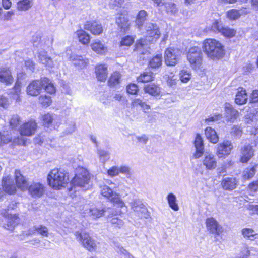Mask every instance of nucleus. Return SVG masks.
Listing matches in <instances>:
<instances>
[{"label":"nucleus","instance_id":"f257e3e1","mask_svg":"<svg viewBox=\"0 0 258 258\" xmlns=\"http://www.w3.org/2000/svg\"><path fill=\"white\" fill-rule=\"evenodd\" d=\"M145 39H141L135 45V50L139 54H145L149 53L148 42H154L159 39L161 33L158 26L152 23H148L146 25Z\"/></svg>","mask_w":258,"mask_h":258},{"label":"nucleus","instance_id":"f03ea898","mask_svg":"<svg viewBox=\"0 0 258 258\" xmlns=\"http://www.w3.org/2000/svg\"><path fill=\"white\" fill-rule=\"evenodd\" d=\"M48 184L54 189L65 187L69 181V175L64 170L55 168L51 170L47 176Z\"/></svg>","mask_w":258,"mask_h":258},{"label":"nucleus","instance_id":"7ed1b4c3","mask_svg":"<svg viewBox=\"0 0 258 258\" xmlns=\"http://www.w3.org/2000/svg\"><path fill=\"white\" fill-rule=\"evenodd\" d=\"M204 51L207 57L212 60L222 58L224 55L223 46L218 41L214 39H207L203 43Z\"/></svg>","mask_w":258,"mask_h":258},{"label":"nucleus","instance_id":"20e7f679","mask_svg":"<svg viewBox=\"0 0 258 258\" xmlns=\"http://www.w3.org/2000/svg\"><path fill=\"white\" fill-rule=\"evenodd\" d=\"M187 58L192 69L197 70L202 68L203 54L200 48L198 47L190 48L187 53Z\"/></svg>","mask_w":258,"mask_h":258},{"label":"nucleus","instance_id":"39448f33","mask_svg":"<svg viewBox=\"0 0 258 258\" xmlns=\"http://www.w3.org/2000/svg\"><path fill=\"white\" fill-rule=\"evenodd\" d=\"M71 184L74 187H79L85 190L89 189L91 183L89 172L85 169H81V173L75 175L71 181Z\"/></svg>","mask_w":258,"mask_h":258},{"label":"nucleus","instance_id":"423d86ee","mask_svg":"<svg viewBox=\"0 0 258 258\" xmlns=\"http://www.w3.org/2000/svg\"><path fill=\"white\" fill-rule=\"evenodd\" d=\"M76 238L78 241L86 249L90 251H93L97 247L95 241L86 232L75 233Z\"/></svg>","mask_w":258,"mask_h":258},{"label":"nucleus","instance_id":"0eeeda50","mask_svg":"<svg viewBox=\"0 0 258 258\" xmlns=\"http://www.w3.org/2000/svg\"><path fill=\"white\" fill-rule=\"evenodd\" d=\"M101 191L102 196L113 203L117 207L126 210L125 204L120 199V196L115 192H113L110 187L106 185L103 186Z\"/></svg>","mask_w":258,"mask_h":258},{"label":"nucleus","instance_id":"6e6552de","mask_svg":"<svg viewBox=\"0 0 258 258\" xmlns=\"http://www.w3.org/2000/svg\"><path fill=\"white\" fill-rule=\"evenodd\" d=\"M180 50L174 47H170L166 49L164 52L165 63L169 66H174L180 59Z\"/></svg>","mask_w":258,"mask_h":258},{"label":"nucleus","instance_id":"1a4fd4ad","mask_svg":"<svg viewBox=\"0 0 258 258\" xmlns=\"http://www.w3.org/2000/svg\"><path fill=\"white\" fill-rule=\"evenodd\" d=\"M3 190L4 193L10 195L15 194L17 191L16 185L14 182L13 178L10 175H6L3 177L2 182Z\"/></svg>","mask_w":258,"mask_h":258},{"label":"nucleus","instance_id":"9d476101","mask_svg":"<svg viewBox=\"0 0 258 258\" xmlns=\"http://www.w3.org/2000/svg\"><path fill=\"white\" fill-rule=\"evenodd\" d=\"M44 186L40 182H33L29 185L27 190L28 194L33 198L41 197L44 193Z\"/></svg>","mask_w":258,"mask_h":258},{"label":"nucleus","instance_id":"9b49d317","mask_svg":"<svg viewBox=\"0 0 258 258\" xmlns=\"http://www.w3.org/2000/svg\"><path fill=\"white\" fill-rule=\"evenodd\" d=\"M206 225L208 231L212 234L219 236L223 232L222 227L213 218L207 219Z\"/></svg>","mask_w":258,"mask_h":258},{"label":"nucleus","instance_id":"f8f14e48","mask_svg":"<svg viewBox=\"0 0 258 258\" xmlns=\"http://www.w3.org/2000/svg\"><path fill=\"white\" fill-rule=\"evenodd\" d=\"M254 150L249 144H245L240 148V161L242 163H247L254 155Z\"/></svg>","mask_w":258,"mask_h":258},{"label":"nucleus","instance_id":"ddd939ff","mask_svg":"<svg viewBox=\"0 0 258 258\" xmlns=\"http://www.w3.org/2000/svg\"><path fill=\"white\" fill-rule=\"evenodd\" d=\"M211 29L215 32H220L223 35L227 37H232L236 33L234 29L227 27H224L221 24L217 21L213 23Z\"/></svg>","mask_w":258,"mask_h":258},{"label":"nucleus","instance_id":"4468645a","mask_svg":"<svg viewBox=\"0 0 258 258\" xmlns=\"http://www.w3.org/2000/svg\"><path fill=\"white\" fill-rule=\"evenodd\" d=\"M233 147L230 141H224L218 145L217 148V155L219 158L229 155Z\"/></svg>","mask_w":258,"mask_h":258},{"label":"nucleus","instance_id":"2eb2a0df","mask_svg":"<svg viewBox=\"0 0 258 258\" xmlns=\"http://www.w3.org/2000/svg\"><path fill=\"white\" fill-rule=\"evenodd\" d=\"M42 89V78L39 80H34L30 83L27 87V93L32 96H36L40 94Z\"/></svg>","mask_w":258,"mask_h":258},{"label":"nucleus","instance_id":"dca6fc26","mask_svg":"<svg viewBox=\"0 0 258 258\" xmlns=\"http://www.w3.org/2000/svg\"><path fill=\"white\" fill-rule=\"evenodd\" d=\"M37 128V125L35 121L30 120L20 127V132L22 136H30L35 134Z\"/></svg>","mask_w":258,"mask_h":258},{"label":"nucleus","instance_id":"f3484780","mask_svg":"<svg viewBox=\"0 0 258 258\" xmlns=\"http://www.w3.org/2000/svg\"><path fill=\"white\" fill-rule=\"evenodd\" d=\"M84 28L95 35L101 34L103 31L102 25L96 21L86 22L84 25Z\"/></svg>","mask_w":258,"mask_h":258},{"label":"nucleus","instance_id":"a211bd4d","mask_svg":"<svg viewBox=\"0 0 258 258\" xmlns=\"http://www.w3.org/2000/svg\"><path fill=\"white\" fill-rule=\"evenodd\" d=\"M14 174L16 188L17 187L22 191L27 190L29 183L26 178L21 174L19 170H16Z\"/></svg>","mask_w":258,"mask_h":258},{"label":"nucleus","instance_id":"6ab92c4d","mask_svg":"<svg viewBox=\"0 0 258 258\" xmlns=\"http://www.w3.org/2000/svg\"><path fill=\"white\" fill-rule=\"evenodd\" d=\"M202 163L207 170H212L217 167V160L215 156L208 153L204 155Z\"/></svg>","mask_w":258,"mask_h":258},{"label":"nucleus","instance_id":"aec40b11","mask_svg":"<svg viewBox=\"0 0 258 258\" xmlns=\"http://www.w3.org/2000/svg\"><path fill=\"white\" fill-rule=\"evenodd\" d=\"M69 59L75 67L80 69L85 68L89 63L87 59H85L80 55L73 54L70 56Z\"/></svg>","mask_w":258,"mask_h":258},{"label":"nucleus","instance_id":"412c9836","mask_svg":"<svg viewBox=\"0 0 258 258\" xmlns=\"http://www.w3.org/2000/svg\"><path fill=\"white\" fill-rule=\"evenodd\" d=\"M0 82L8 85L13 82V78L9 68H0Z\"/></svg>","mask_w":258,"mask_h":258},{"label":"nucleus","instance_id":"4be33fe9","mask_svg":"<svg viewBox=\"0 0 258 258\" xmlns=\"http://www.w3.org/2000/svg\"><path fill=\"white\" fill-rule=\"evenodd\" d=\"M122 214L123 211L122 210H116L113 213L108 216L109 218H111L110 222L114 227L120 228L124 226V223L123 220L118 217H115L116 216H120Z\"/></svg>","mask_w":258,"mask_h":258},{"label":"nucleus","instance_id":"5701e85b","mask_svg":"<svg viewBox=\"0 0 258 258\" xmlns=\"http://www.w3.org/2000/svg\"><path fill=\"white\" fill-rule=\"evenodd\" d=\"M194 144L196 151L194 156L196 159H198L203 155L204 149L202 138L199 134L197 135Z\"/></svg>","mask_w":258,"mask_h":258},{"label":"nucleus","instance_id":"b1692460","mask_svg":"<svg viewBox=\"0 0 258 258\" xmlns=\"http://www.w3.org/2000/svg\"><path fill=\"white\" fill-rule=\"evenodd\" d=\"M95 74L97 80L104 82L107 77V67L105 64H99L95 67Z\"/></svg>","mask_w":258,"mask_h":258},{"label":"nucleus","instance_id":"393cba45","mask_svg":"<svg viewBox=\"0 0 258 258\" xmlns=\"http://www.w3.org/2000/svg\"><path fill=\"white\" fill-rule=\"evenodd\" d=\"M105 212L104 209H100L95 206L90 207L85 210V213L94 219L102 217Z\"/></svg>","mask_w":258,"mask_h":258},{"label":"nucleus","instance_id":"a878e982","mask_svg":"<svg viewBox=\"0 0 258 258\" xmlns=\"http://www.w3.org/2000/svg\"><path fill=\"white\" fill-rule=\"evenodd\" d=\"M237 185V181L233 177H225L222 182L221 185L225 190H232L235 189Z\"/></svg>","mask_w":258,"mask_h":258},{"label":"nucleus","instance_id":"bb28decb","mask_svg":"<svg viewBox=\"0 0 258 258\" xmlns=\"http://www.w3.org/2000/svg\"><path fill=\"white\" fill-rule=\"evenodd\" d=\"M250 12L247 9H240V10L231 9L226 13V16L230 20H236L240 16L246 15Z\"/></svg>","mask_w":258,"mask_h":258},{"label":"nucleus","instance_id":"cd10ccee","mask_svg":"<svg viewBox=\"0 0 258 258\" xmlns=\"http://www.w3.org/2000/svg\"><path fill=\"white\" fill-rule=\"evenodd\" d=\"M116 23L123 32L127 31L130 26L127 17L124 14H121L116 18Z\"/></svg>","mask_w":258,"mask_h":258},{"label":"nucleus","instance_id":"c85d7f7f","mask_svg":"<svg viewBox=\"0 0 258 258\" xmlns=\"http://www.w3.org/2000/svg\"><path fill=\"white\" fill-rule=\"evenodd\" d=\"M6 220L7 224H5L4 227L5 228L10 231L14 230L15 227L18 224L19 221V218L16 214H10L8 216Z\"/></svg>","mask_w":258,"mask_h":258},{"label":"nucleus","instance_id":"c756f323","mask_svg":"<svg viewBox=\"0 0 258 258\" xmlns=\"http://www.w3.org/2000/svg\"><path fill=\"white\" fill-rule=\"evenodd\" d=\"M143 90L146 93H148L153 96H159L161 93V88L159 86L154 84L145 85Z\"/></svg>","mask_w":258,"mask_h":258},{"label":"nucleus","instance_id":"7c9ffc66","mask_svg":"<svg viewBox=\"0 0 258 258\" xmlns=\"http://www.w3.org/2000/svg\"><path fill=\"white\" fill-rule=\"evenodd\" d=\"M91 47L97 54H104L107 51V47L99 40H96L91 43Z\"/></svg>","mask_w":258,"mask_h":258},{"label":"nucleus","instance_id":"2f4dec72","mask_svg":"<svg viewBox=\"0 0 258 258\" xmlns=\"http://www.w3.org/2000/svg\"><path fill=\"white\" fill-rule=\"evenodd\" d=\"M247 100V95L245 90L242 88H239L235 96V103L238 105H242L246 102Z\"/></svg>","mask_w":258,"mask_h":258},{"label":"nucleus","instance_id":"473e14b6","mask_svg":"<svg viewBox=\"0 0 258 258\" xmlns=\"http://www.w3.org/2000/svg\"><path fill=\"white\" fill-rule=\"evenodd\" d=\"M38 57L39 60L43 64L50 68L53 67V61L51 57L48 56L47 52L44 51L40 52Z\"/></svg>","mask_w":258,"mask_h":258},{"label":"nucleus","instance_id":"72a5a7b5","mask_svg":"<svg viewBox=\"0 0 258 258\" xmlns=\"http://www.w3.org/2000/svg\"><path fill=\"white\" fill-rule=\"evenodd\" d=\"M205 134L207 138L213 143H216L218 141V136L216 131L211 127H208L205 130Z\"/></svg>","mask_w":258,"mask_h":258},{"label":"nucleus","instance_id":"f704fd0d","mask_svg":"<svg viewBox=\"0 0 258 258\" xmlns=\"http://www.w3.org/2000/svg\"><path fill=\"white\" fill-rule=\"evenodd\" d=\"M225 109L226 115L228 119L232 120V119L236 118L238 115V111L234 109L232 106L229 103L225 104Z\"/></svg>","mask_w":258,"mask_h":258},{"label":"nucleus","instance_id":"c9c22d12","mask_svg":"<svg viewBox=\"0 0 258 258\" xmlns=\"http://www.w3.org/2000/svg\"><path fill=\"white\" fill-rule=\"evenodd\" d=\"M241 233L245 239L250 240H253L254 239L256 238L255 236L257 235V234L253 229L249 228H243Z\"/></svg>","mask_w":258,"mask_h":258},{"label":"nucleus","instance_id":"e433bc0d","mask_svg":"<svg viewBox=\"0 0 258 258\" xmlns=\"http://www.w3.org/2000/svg\"><path fill=\"white\" fill-rule=\"evenodd\" d=\"M167 200L169 207L174 211H177L179 209L177 203V200L176 196L170 193L167 196Z\"/></svg>","mask_w":258,"mask_h":258},{"label":"nucleus","instance_id":"4c0bfd02","mask_svg":"<svg viewBox=\"0 0 258 258\" xmlns=\"http://www.w3.org/2000/svg\"><path fill=\"white\" fill-rule=\"evenodd\" d=\"M42 89L48 93L53 94L55 92V88L51 82L47 78H42Z\"/></svg>","mask_w":258,"mask_h":258},{"label":"nucleus","instance_id":"58836bf2","mask_svg":"<svg viewBox=\"0 0 258 258\" xmlns=\"http://www.w3.org/2000/svg\"><path fill=\"white\" fill-rule=\"evenodd\" d=\"M33 6V2L31 0H21L17 3V8L18 10L24 11H27Z\"/></svg>","mask_w":258,"mask_h":258},{"label":"nucleus","instance_id":"ea45409f","mask_svg":"<svg viewBox=\"0 0 258 258\" xmlns=\"http://www.w3.org/2000/svg\"><path fill=\"white\" fill-rule=\"evenodd\" d=\"M79 41L83 44H88L90 40V36L83 30H78L76 32Z\"/></svg>","mask_w":258,"mask_h":258},{"label":"nucleus","instance_id":"a19ab883","mask_svg":"<svg viewBox=\"0 0 258 258\" xmlns=\"http://www.w3.org/2000/svg\"><path fill=\"white\" fill-rule=\"evenodd\" d=\"M120 74L118 72H114L110 76L108 83L110 87H114L120 83Z\"/></svg>","mask_w":258,"mask_h":258},{"label":"nucleus","instance_id":"79ce46f5","mask_svg":"<svg viewBox=\"0 0 258 258\" xmlns=\"http://www.w3.org/2000/svg\"><path fill=\"white\" fill-rule=\"evenodd\" d=\"M163 5L165 6L166 11L168 14L175 15L177 14L178 9L174 3L172 2H163Z\"/></svg>","mask_w":258,"mask_h":258},{"label":"nucleus","instance_id":"37998d69","mask_svg":"<svg viewBox=\"0 0 258 258\" xmlns=\"http://www.w3.org/2000/svg\"><path fill=\"white\" fill-rule=\"evenodd\" d=\"M153 73L151 72H145L141 74L137 78L139 82L146 83L153 80Z\"/></svg>","mask_w":258,"mask_h":258},{"label":"nucleus","instance_id":"c03bdc74","mask_svg":"<svg viewBox=\"0 0 258 258\" xmlns=\"http://www.w3.org/2000/svg\"><path fill=\"white\" fill-rule=\"evenodd\" d=\"M162 62V57L161 55H156L153 57L149 61V65L152 68H157L160 67Z\"/></svg>","mask_w":258,"mask_h":258},{"label":"nucleus","instance_id":"a18cd8bd","mask_svg":"<svg viewBox=\"0 0 258 258\" xmlns=\"http://www.w3.org/2000/svg\"><path fill=\"white\" fill-rule=\"evenodd\" d=\"M147 16V12L145 10H141L139 11L136 20V23L139 28L143 25L146 20Z\"/></svg>","mask_w":258,"mask_h":258},{"label":"nucleus","instance_id":"49530a36","mask_svg":"<svg viewBox=\"0 0 258 258\" xmlns=\"http://www.w3.org/2000/svg\"><path fill=\"white\" fill-rule=\"evenodd\" d=\"M191 74L187 70H182L179 73V78L182 83H187L191 79Z\"/></svg>","mask_w":258,"mask_h":258},{"label":"nucleus","instance_id":"de8ad7c7","mask_svg":"<svg viewBox=\"0 0 258 258\" xmlns=\"http://www.w3.org/2000/svg\"><path fill=\"white\" fill-rule=\"evenodd\" d=\"M144 204L139 200H134L130 203L131 209L135 212L136 215L138 213Z\"/></svg>","mask_w":258,"mask_h":258},{"label":"nucleus","instance_id":"09e8293b","mask_svg":"<svg viewBox=\"0 0 258 258\" xmlns=\"http://www.w3.org/2000/svg\"><path fill=\"white\" fill-rule=\"evenodd\" d=\"M34 230L42 236L47 237L48 236V230L46 227L43 225L36 226Z\"/></svg>","mask_w":258,"mask_h":258},{"label":"nucleus","instance_id":"8fccbe9b","mask_svg":"<svg viewBox=\"0 0 258 258\" xmlns=\"http://www.w3.org/2000/svg\"><path fill=\"white\" fill-rule=\"evenodd\" d=\"M39 101L42 106L47 107L51 104L52 100L49 96L42 95L39 98Z\"/></svg>","mask_w":258,"mask_h":258},{"label":"nucleus","instance_id":"3c124183","mask_svg":"<svg viewBox=\"0 0 258 258\" xmlns=\"http://www.w3.org/2000/svg\"><path fill=\"white\" fill-rule=\"evenodd\" d=\"M255 171L256 170L253 167L246 168L243 172V177L246 179H250L254 175Z\"/></svg>","mask_w":258,"mask_h":258},{"label":"nucleus","instance_id":"603ef678","mask_svg":"<svg viewBox=\"0 0 258 258\" xmlns=\"http://www.w3.org/2000/svg\"><path fill=\"white\" fill-rule=\"evenodd\" d=\"M42 119L43 121V124L45 126L49 127L52 123L53 117L52 114L47 113L42 116Z\"/></svg>","mask_w":258,"mask_h":258},{"label":"nucleus","instance_id":"864d4df0","mask_svg":"<svg viewBox=\"0 0 258 258\" xmlns=\"http://www.w3.org/2000/svg\"><path fill=\"white\" fill-rule=\"evenodd\" d=\"M20 117L17 115H13L10 120V125L12 128L16 127L20 123Z\"/></svg>","mask_w":258,"mask_h":258},{"label":"nucleus","instance_id":"5fc2aeb1","mask_svg":"<svg viewBox=\"0 0 258 258\" xmlns=\"http://www.w3.org/2000/svg\"><path fill=\"white\" fill-rule=\"evenodd\" d=\"M136 215L141 218L145 219H148L150 217L149 212L144 205L143 206L141 209L138 211V213H137Z\"/></svg>","mask_w":258,"mask_h":258},{"label":"nucleus","instance_id":"6e6d98bb","mask_svg":"<svg viewBox=\"0 0 258 258\" xmlns=\"http://www.w3.org/2000/svg\"><path fill=\"white\" fill-rule=\"evenodd\" d=\"M97 153L99 155L100 159L103 163L106 162L109 158V154L106 151L103 150H98Z\"/></svg>","mask_w":258,"mask_h":258},{"label":"nucleus","instance_id":"4d7b16f0","mask_svg":"<svg viewBox=\"0 0 258 258\" xmlns=\"http://www.w3.org/2000/svg\"><path fill=\"white\" fill-rule=\"evenodd\" d=\"M124 0H111L109 6L112 9H117L123 7Z\"/></svg>","mask_w":258,"mask_h":258},{"label":"nucleus","instance_id":"13d9d810","mask_svg":"<svg viewBox=\"0 0 258 258\" xmlns=\"http://www.w3.org/2000/svg\"><path fill=\"white\" fill-rule=\"evenodd\" d=\"M134 42V39L132 37L127 36L123 38L120 42L121 46H131Z\"/></svg>","mask_w":258,"mask_h":258},{"label":"nucleus","instance_id":"bf43d9fd","mask_svg":"<svg viewBox=\"0 0 258 258\" xmlns=\"http://www.w3.org/2000/svg\"><path fill=\"white\" fill-rule=\"evenodd\" d=\"M126 90L127 93L132 95L137 94L139 91L138 86L135 84H129L126 87Z\"/></svg>","mask_w":258,"mask_h":258},{"label":"nucleus","instance_id":"052dcab7","mask_svg":"<svg viewBox=\"0 0 258 258\" xmlns=\"http://www.w3.org/2000/svg\"><path fill=\"white\" fill-rule=\"evenodd\" d=\"M119 173L124 174L127 177H130L131 175V169L126 165H122L118 167Z\"/></svg>","mask_w":258,"mask_h":258},{"label":"nucleus","instance_id":"680f3d73","mask_svg":"<svg viewBox=\"0 0 258 258\" xmlns=\"http://www.w3.org/2000/svg\"><path fill=\"white\" fill-rule=\"evenodd\" d=\"M107 173L108 175L113 177L118 175L119 174L118 166H114L108 170Z\"/></svg>","mask_w":258,"mask_h":258},{"label":"nucleus","instance_id":"e2e57ef3","mask_svg":"<svg viewBox=\"0 0 258 258\" xmlns=\"http://www.w3.org/2000/svg\"><path fill=\"white\" fill-rule=\"evenodd\" d=\"M10 105V101L9 99L4 96H0V106L7 108Z\"/></svg>","mask_w":258,"mask_h":258},{"label":"nucleus","instance_id":"0e129e2a","mask_svg":"<svg viewBox=\"0 0 258 258\" xmlns=\"http://www.w3.org/2000/svg\"><path fill=\"white\" fill-rule=\"evenodd\" d=\"M242 132L241 130L237 127H233L231 131V134L232 136L239 138L241 136Z\"/></svg>","mask_w":258,"mask_h":258},{"label":"nucleus","instance_id":"69168bd1","mask_svg":"<svg viewBox=\"0 0 258 258\" xmlns=\"http://www.w3.org/2000/svg\"><path fill=\"white\" fill-rule=\"evenodd\" d=\"M143 102V100L139 98H135L132 100L131 106L132 108H136L138 106L141 107L142 103Z\"/></svg>","mask_w":258,"mask_h":258},{"label":"nucleus","instance_id":"338daca9","mask_svg":"<svg viewBox=\"0 0 258 258\" xmlns=\"http://www.w3.org/2000/svg\"><path fill=\"white\" fill-rule=\"evenodd\" d=\"M134 138V141H137L138 142L142 143L144 144H146L148 140V138L146 135H143L141 137L136 136Z\"/></svg>","mask_w":258,"mask_h":258},{"label":"nucleus","instance_id":"774afa93","mask_svg":"<svg viewBox=\"0 0 258 258\" xmlns=\"http://www.w3.org/2000/svg\"><path fill=\"white\" fill-rule=\"evenodd\" d=\"M250 102H258V90H255L253 91L250 96Z\"/></svg>","mask_w":258,"mask_h":258}]
</instances>
